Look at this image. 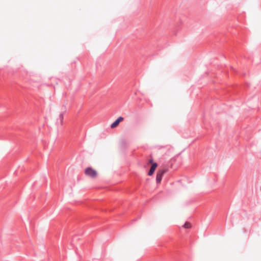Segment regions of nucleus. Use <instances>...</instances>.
<instances>
[{
  "mask_svg": "<svg viewBox=\"0 0 261 261\" xmlns=\"http://www.w3.org/2000/svg\"><path fill=\"white\" fill-rule=\"evenodd\" d=\"M85 174L91 178H94L97 176V171L91 167H88L85 170Z\"/></svg>",
  "mask_w": 261,
  "mask_h": 261,
  "instance_id": "f257e3e1",
  "label": "nucleus"
},
{
  "mask_svg": "<svg viewBox=\"0 0 261 261\" xmlns=\"http://www.w3.org/2000/svg\"><path fill=\"white\" fill-rule=\"evenodd\" d=\"M165 172V170H160L158 171L156 177V181L158 184L161 182L162 176L164 173Z\"/></svg>",
  "mask_w": 261,
  "mask_h": 261,
  "instance_id": "f03ea898",
  "label": "nucleus"
},
{
  "mask_svg": "<svg viewBox=\"0 0 261 261\" xmlns=\"http://www.w3.org/2000/svg\"><path fill=\"white\" fill-rule=\"evenodd\" d=\"M123 120V118L122 117H119L117 120H116L111 125V128H114L117 127L119 123Z\"/></svg>",
  "mask_w": 261,
  "mask_h": 261,
  "instance_id": "7ed1b4c3",
  "label": "nucleus"
},
{
  "mask_svg": "<svg viewBox=\"0 0 261 261\" xmlns=\"http://www.w3.org/2000/svg\"><path fill=\"white\" fill-rule=\"evenodd\" d=\"M157 166H158V165L156 163H152V166L150 169V170L149 171L148 175L151 176L153 174Z\"/></svg>",
  "mask_w": 261,
  "mask_h": 261,
  "instance_id": "20e7f679",
  "label": "nucleus"
},
{
  "mask_svg": "<svg viewBox=\"0 0 261 261\" xmlns=\"http://www.w3.org/2000/svg\"><path fill=\"white\" fill-rule=\"evenodd\" d=\"M191 227V224L189 222H186L184 224V227L186 228H190Z\"/></svg>",
  "mask_w": 261,
  "mask_h": 261,
  "instance_id": "39448f33",
  "label": "nucleus"
},
{
  "mask_svg": "<svg viewBox=\"0 0 261 261\" xmlns=\"http://www.w3.org/2000/svg\"><path fill=\"white\" fill-rule=\"evenodd\" d=\"M149 163H152V160H150L149 161Z\"/></svg>",
  "mask_w": 261,
  "mask_h": 261,
  "instance_id": "423d86ee",
  "label": "nucleus"
}]
</instances>
